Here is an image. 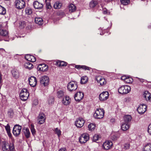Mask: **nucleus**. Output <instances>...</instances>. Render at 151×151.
<instances>
[{"label": "nucleus", "mask_w": 151, "mask_h": 151, "mask_svg": "<svg viewBox=\"0 0 151 151\" xmlns=\"http://www.w3.org/2000/svg\"><path fill=\"white\" fill-rule=\"evenodd\" d=\"M40 81L41 84L45 86H47L49 83V78L47 76H44L41 77Z\"/></svg>", "instance_id": "obj_8"}, {"label": "nucleus", "mask_w": 151, "mask_h": 151, "mask_svg": "<svg viewBox=\"0 0 151 151\" xmlns=\"http://www.w3.org/2000/svg\"><path fill=\"white\" fill-rule=\"evenodd\" d=\"M62 6V4L59 1H56L53 5L54 8L55 9H59Z\"/></svg>", "instance_id": "obj_29"}, {"label": "nucleus", "mask_w": 151, "mask_h": 151, "mask_svg": "<svg viewBox=\"0 0 151 151\" xmlns=\"http://www.w3.org/2000/svg\"><path fill=\"white\" fill-rule=\"evenodd\" d=\"M85 70H89L90 68L85 65H81V68Z\"/></svg>", "instance_id": "obj_48"}, {"label": "nucleus", "mask_w": 151, "mask_h": 151, "mask_svg": "<svg viewBox=\"0 0 151 151\" xmlns=\"http://www.w3.org/2000/svg\"><path fill=\"white\" fill-rule=\"evenodd\" d=\"M104 114V112L102 109H98L95 111L93 116L96 118L101 119L103 117Z\"/></svg>", "instance_id": "obj_4"}, {"label": "nucleus", "mask_w": 151, "mask_h": 151, "mask_svg": "<svg viewBox=\"0 0 151 151\" xmlns=\"http://www.w3.org/2000/svg\"><path fill=\"white\" fill-rule=\"evenodd\" d=\"M55 65L59 67L66 66L67 63L63 61L58 60L56 62Z\"/></svg>", "instance_id": "obj_25"}, {"label": "nucleus", "mask_w": 151, "mask_h": 151, "mask_svg": "<svg viewBox=\"0 0 151 151\" xmlns=\"http://www.w3.org/2000/svg\"><path fill=\"white\" fill-rule=\"evenodd\" d=\"M8 34V32L6 30L3 29V27L0 24V35L3 36H6Z\"/></svg>", "instance_id": "obj_20"}, {"label": "nucleus", "mask_w": 151, "mask_h": 151, "mask_svg": "<svg viewBox=\"0 0 151 151\" xmlns=\"http://www.w3.org/2000/svg\"><path fill=\"white\" fill-rule=\"evenodd\" d=\"M150 94L148 93V94H146V95L145 96V97L147 99V97L148 98V99L149 100H150L151 97V96H150Z\"/></svg>", "instance_id": "obj_51"}, {"label": "nucleus", "mask_w": 151, "mask_h": 151, "mask_svg": "<svg viewBox=\"0 0 151 151\" xmlns=\"http://www.w3.org/2000/svg\"><path fill=\"white\" fill-rule=\"evenodd\" d=\"M55 134H57L58 137H59L61 135V132L60 129H59L58 128H56L55 129Z\"/></svg>", "instance_id": "obj_45"}, {"label": "nucleus", "mask_w": 151, "mask_h": 151, "mask_svg": "<svg viewBox=\"0 0 151 151\" xmlns=\"http://www.w3.org/2000/svg\"><path fill=\"white\" fill-rule=\"evenodd\" d=\"M99 136L98 135H95L94 136H93V141L96 142L99 139Z\"/></svg>", "instance_id": "obj_47"}, {"label": "nucleus", "mask_w": 151, "mask_h": 151, "mask_svg": "<svg viewBox=\"0 0 151 151\" xmlns=\"http://www.w3.org/2000/svg\"><path fill=\"white\" fill-rule=\"evenodd\" d=\"M45 2L46 8L47 9H50L52 8V6L50 4V0H47Z\"/></svg>", "instance_id": "obj_38"}, {"label": "nucleus", "mask_w": 151, "mask_h": 151, "mask_svg": "<svg viewBox=\"0 0 151 151\" xmlns=\"http://www.w3.org/2000/svg\"><path fill=\"white\" fill-rule=\"evenodd\" d=\"M22 131L25 137L28 138L30 137V133L28 128L23 129Z\"/></svg>", "instance_id": "obj_22"}, {"label": "nucleus", "mask_w": 151, "mask_h": 151, "mask_svg": "<svg viewBox=\"0 0 151 151\" xmlns=\"http://www.w3.org/2000/svg\"><path fill=\"white\" fill-rule=\"evenodd\" d=\"M5 127L6 131H10V127L8 124L5 126Z\"/></svg>", "instance_id": "obj_50"}, {"label": "nucleus", "mask_w": 151, "mask_h": 151, "mask_svg": "<svg viewBox=\"0 0 151 151\" xmlns=\"http://www.w3.org/2000/svg\"><path fill=\"white\" fill-rule=\"evenodd\" d=\"M25 58L28 61L33 62L35 61L36 60L34 56L30 55H27Z\"/></svg>", "instance_id": "obj_24"}, {"label": "nucleus", "mask_w": 151, "mask_h": 151, "mask_svg": "<svg viewBox=\"0 0 151 151\" xmlns=\"http://www.w3.org/2000/svg\"><path fill=\"white\" fill-rule=\"evenodd\" d=\"M43 65L44 66V67L45 68V69L44 70H47L48 69L47 65H45V64H43Z\"/></svg>", "instance_id": "obj_59"}, {"label": "nucleus", "mask_w": 151, "mask_h": 151, "mask_svg": "<svg viewBox=\"0 0 151 151\" xmlns=\"http://www.w3.org/2000/svg\"><path fill=\"white\" fill-rule=\"evenodd\" d=\"M96 79L97 82L101 86L105 84L106 83L105 78L100 76H96Z\"/></svg>", "instance_id": "obj_11"}, {"label": "nucleus", "mask_w": 151, "mask_h": 151, "mask_svg": "<svg viewBox=\"0 0 151 151\" xmlns=\"http://www.w3.org/2000/svg\"><path fill=\"white\" fill-rule=\"evenodd\" d=\"M85 123L84 120L81 118H79L76 121L75 125L78 127L80 128L83 127Z\"/></svg>", "instance_id": "obj_16"}, {"label": "nucleus", "mask_w": 151, "mask_h": 151, "mask_svg": "<svg viewBox=\"0 0 151 151\" xmlns=\"http://www.w3.org/2000/svg\"><path fill=\"white\" fill-rule=\"evenodd\" d=\"M70 101V100L69 96H66L63 98L62 100V103L65 105H68Z\"/></svg>", "instance_id": "obj_21"}, {"label": "nucleus", "mask_w": 151, "mask_h": 151, "mask_svg": "<svg viewBox=\"0 0 151 151\" xmlns=\"http://www.w3.org/2000/svg\"><path fill=\"white\" fill-rule=\"evenodd\" d=\"M88 81V78L86 76H83L81 77V83L82 84L86 83Z\"/></svg>", "instance_id": "obj_35"}, {"label": "nucleus", "mask_w": 151, "mask_h": 151, "mask_svg": "<svg viewBox=\"0 0 151 151\" xmlns=\"http://www.w3.org/2000/svg\"><path fill=\"white\" fill-rule=\"evenodd\" d=\"M22 127L21 126L16 124L14 126L13 130V134L16 137L19 135L21 133Z\"/></svg>", "instance_id": "obj_7"}, {"label": "nucleus", "mask_w": 151, "mask_h": 151, "mask_svg": "<svg viewBox=\"0 0 151 151\" xmlns=\"http://www.w3.org/2000/svg\"><path fill=\"white\" fill-rule=\"evenodd\" d=\"M110 122L112 123L114 122V119H112L110 120Z\"/></svg>", "instance_id": "obj_60"}, {"label": "nucleus", "mask_w": 151, "mask_h": 151, "mask_svg": "<svg viewBox=\"0 0 151 151\" xmlns=\"http://www.w3.org/2000/svg\"><path fill=\"white\" fill-rule=\"evenodd\" d=\"M150 26H149V28H150Z\"/></svg>", "instance_id": "obj_62"}, {"label": "nucleus", "mask_w": 151, "mask_h": 151, "mask_svg": "<svg viewBox=\"0 0 151 151\" xmlns=\"http://www.w3.org/2000/svg\"><path fill=\"white\" fill-rule=\"evenodd\" d=\"M6 13V9L4 7L0 5V14L1 15H4Z\"/></svg>", "instance_id": "obj_37"}, {"label": "nucleus", "mask_w": 151, "mask_h": 151, "mask_svg": "<svg viewBox=\"0 0 151 151\" xmlns=\"http://www.w3.org/2000/svg\"><path fill=\"white\" fill-rule=\"evenodd\" d=\"M24 66L26 68L29 70L32 69L33 67V64L29 62H27L25 63Z\"/></svg>", "instance_id": "obj_26"}, {"label": "nucleus", "mask_w": 151, "mask_h": 151, "mask_svg": "<svg viewBox=\"0 0 151 151\" xmlns=\"http://www.w3.org/2000/svg\"><path fill=\"white\" fill-rule=\"evenodd\" d=\"M47 0H45V1H47Z\"/></svg>", "instance_id": "obj_64"}, {"label": "nucleus", "mask_w": 151, "mask_h": 151, "mask_svg": "<svg viewBox=\"0 0 151 151\" xmlns=\"http://www.w3.org/2000/svg\"><path fill=\"white\" fill-rule=\"evenodd\" d=\"M38 104V101L37 100H35L33 101V104L36 105Z\"/></svg>", "instance_id": "obj_53"}, {"label": "nucleus", "mask_w": 151, "mask_h": 151, "mask_svg": "<svg viewBox=\"0 0 151 151\" xmlns=\"http://www.w3.org/2000/svg\"><path fill=\"white\" fill-rule=\"evenodd\" d=\"M77 88V83L75 81H71L68 84L67 88L70 92H72L76 90Z\"/></svg>", "instance_id": "obj_2"}, {"label": "nucleus", "mask_w": 151, "mask_h": 151, "mask_svg": "<svg viewBox=\"0 0 151 151\" xmlns=\"http://www.w3.org/2000/svg\"><path fill=\"white\" fill-rule=\"evenodd\" d=\"M143 149L144 151H151V143L145 144L143 146Z\"/></svg>", "instance_id": "obj_23"}, {"label": "nucleus", "mask_w": 151, "mask_h": 151, "mask_svg": "<svg viewBox=\"0 0 151 151\" xmlns=\"http://www.w3.org/2000/svg\"><path fill=\"white\" fill-rule=\"evenodd\" d=\"M131 90L130 87L128 86H123L118 89L119 93L121 94H127L129 93Z\"/></svg>", "instance_id": "obj_3"}, {"label": "nucleus", "mask_w": 151, "mask_h": 151, "mask_svg": "<svg viewBox=\"0 0 151 151\" xmlns=\"http://www.w3.org/2000/svg\"><path fill=\"white\" fill-rule=\"evenodd\" d=\"M129 127V124L128 123L123 124L122 126V128L123 130L126 131L127 130Z\"/></svg>", "instance_id": "obj_32"}, {"label": "nucleus", "mask_w": 151, "mask_h": 151, "mask_svg": "<svg viewBox=\"0 0 151 151\" xmlns=\"http://www.w3.org/2000/svg\"><path fill=\"white\" fill-rule=\"evenodd\" d=\"M35 22L39 25H41L43 24V20L41 18L37 17L35 18Z\"/></svg>", "instance_id": "obj_27"}, {"label": "nucleus", "mask_w": 151, "mask_h": 151, "mask_svg": "<svg viewBox=\"0 0 151 151\" xmlns=\"http://www.w3.org/2000/svg\"><path fill=\"white\" fill-rule=\"evenodd\" d=\"M114 136L115 137V138H114V139H116L117 138H118L119 137V134H116L115 135H114Z\"/></svg>", "instance_id": "obj_58"}, {"label": "nucleus", "mask_w": 151, "mask_h": 151, "mask_svg": "<svg viewBox=\"0 0 151 151\" xmlns=\"http://www.w3.org/2000/svg\"><path fill=\"white\" fill-rule=\"evenodd\" d=\"M97 2L96 1L92 0L89 3V6L91 8L94 7L97 4Z\"/></svg>", "instance_id": "obj_36"}, {"label": "nucleus", "mask_w": 151, "mask_h": 151, "mask_svg": "<svg viewBox=\"0 0 151 151\" xmlns=\"http://www.w3.org/2000/svg\"><path fill=\"white\" fill-rule=\"evenodd\" d=\"M14 112L13 110L11 109H9L8 112V115L11 118H12L14 115Z\"/></svg>", "instance_id": "obj_40"}, {"label": "nucleus", "mask_w": 151, "mask_h": 151, "mask_svg": "<svg viewBox=\"0 0 151 151\" xmlns=\"http://www.w3.org/2000/svg\"><path fill=\"white\" fill-rule=\"evenodd\" d=\"M113 145L112 142L110 141H106L104 142L103 145V147L106 150L110 149Z\"/></svg>", "instance_id": "obj_13"}, {"label": "nucleus", "mask_w": 151, "mask_h": 151, "mask_svg": "<svg viewBox=\"0 0 151 151\" xmlns=\"http://www.w3.org/2000/svg\"><path fill=\"white\" fill-rule=\"evenodd\" d=\"M130 145L129 143H127L124 144L123 145V149L124 150H126L129 148Z\"/></svg>", "instance_id": "obj_42"}, {"label": "nucleus", "mask_w": 151, "mask_h": 151, "mask_svg": "<svg viewBox=\"0 0 151 151\" xmlns=\"http://www.w3.org/2000/svg\"><path fill=\"white\" fill-rule=\"evenodd\" d=\"M96 125L93 123H90L88 126V130L92 131H93L95 129Z\"/></svg>", "instance_id": "obj_31"}, {"label": "nucleus", "mask_w": 151, "mask_h": 151, "mask_svg": "<svg viewBox=\"0 0 151 151\" xmlns=\"http://www.w3.org/2000/svg\"><path fill=\"white\" fill-rule=\"evenodd\" d=\"M59 151H67L66 150L65 148H60Z\"/></svg>", "instance_id": "obj_56"}, {"label": "nucleus", "mask_w": 151, "mask_h": 151, "mask_svg": "<svg viewBox=\"0 0 151 151\" xmlns=\"http://www.w3.org/2000/svg\"><path fill=\"white\" fill-rule=\"evenodd\" d=\"M11 73L13 77L15 78H17L19 76V73L17 70L13 69L11 71Z\"/></svg>", "instance_id": "obj_19"}, {"label": "nucleus", "mask_w": 151, "mask_h": 151, "mask_svg": "<svg viewBox=\"0 0 151 151\" xmlns=\"http://www.w3.org/2000/svg\"><path fill=\"white\" fill-rule=\"evenodd\" d=\"M11 143H13L14 144V143L12 141L11 142H9V143L6 142H3V145L2 146V150L3 151H9V149H8L7 147H9V145Z\"/></svg>", "instance_id": "obj_18"}, {"label": "nucleus", "mask_w": 151, "mask_h": 151, "mask_svg": "<svg viewBox=\"0 0 151 151\" xmlns=\"http://www.w3.org/2000/svg\"><path fill=\"white\" fill-rule=\"evenodd\" d=\"M29 83L32 87H34L37 85V80L36 78L32 76L29 78Z\"/></svg>", "instance_id": "obj_12"}, {"label": "nucleus", "mask_w": 151, "mask_h": 151, "mask_svg": "<svg viewBox=\"0 0 151 151\" xmlns=\"http://www.w3.org/2000/svg\"><path fill=\"white\" fill-rule=\"evenodd\" d=\"M65 93L62 90H59L57 93V97L59 98H62L64 95Z\"/></svg>", "instance_id": "obj_28"}, {"label": "nucleus", "mask_w": 151, "mask_h": 151, "mask_svg": "<svg viewBox=\"0 0 151 151\" xmlns=\"http://www.w3.org/2000/svg\"><path fill=\"white\" fill-rule=\"evenodd\" d=\"M9 149L10 151H15L14 144H10L9 145Z\"/></svg>", "instance_id": "obj_41"}, {"label": "nucleus", "mask_w": 151, "mask_h": 151, "mask_svg": "<svg viewBox=\"0 0 151 151\" xmlns=\"http://www.w3.org/2000/svg\"><path fill=\"white\" fill-rule=\"evenodd\" d=\"M75 68L77 69H79L81 68V65H76Z\"/></svg>", "instance_id": "obj_57"}, {"label": "nucleus", "mask_w": 151, "mask_h": 151, "mask_svg": "<svg viewBox=\"0 0 151 151\" xmlns=\"http://www.w3.org/2000/svg\"><path fill=\"white\" fill-rule=\"evenodd\" d=\"M133 81V80L132 78L128 76L125 82L127 83H132Z\"/></svg>", "instance_id": "obj_43"}, {"label": "nucleus", "mask_w": 151, "mask_h": 151, "mask_svg": "<svg viewBox=\"0 0 151 151\" xmlns=\"http://www.w3.org/2000/svg\"><path fill=\"white\" fill-rule=\"evenodd\" d=\"M76 10V7L73 4H71L69 6V10L71 12H73Z\"/></svg>", "instance_id": "obj_30"}, {"label": "nucleus", "mask_w": 151, "mask_h": 151, "mask_svg": "<svg viewBox=\"0 0 151 151\" xmlns=\"http://www.w3.org/2000/svg\"><path fill=\"white\" fill-rule=\"evenodd\" d=\"M127 78V77L126 76H122L121 77V79L122 80L124 81V82H125L126 80V79Z\"/></svg>", "instance_id": "obj_52"}, {"label": "nucleus", "mask_w": 151, "mask_h": 151, "mask_svg": "<svg viewBox=\"0 0 151 151\" xmlns=\"http://www.w3.org/2000/svg\"><path fill=\"white\" fill-rule=\"evenodd\" d=\"M8 136L9 137H11L12 136L10 132V131H6Z\"/></svg>", "instance_id": "obj_55"}, {"label": "nucleus", "mask_w": 151, "mask_h": 151, "mask_svg": "<svg viewBox=\"0 0 151 151\" xmlns=\"http://www.w3.org/2000/svg\"><path fill=\"white\" fill-rule=\"evenodd\" d=\"M112 0H109V1H111Z\"/></svg>", "instance_id": "obj_63"}, {"label": "nucleus", "mask_w": 151, "mask_h": 151, "mask_svg": "<svg viewBox=\"0 0 151 151\" xmlns=\"http://www.w3.org/2000/svg\"><path fill=\"white\" fill-rule=\"evenodd\" d=\"M15 6L18 9H21L25 6V3L23 0H16L15 1Z\"/></svg>", "instance_id": "obj_6"}, {"label": "nucleus", "mask_w": 151, "mask_h": 151, "mask_svg": "<svg viewBox=\"0 0 151 151\" xmlns=\"http://www.w3.org/2000/svg\"><path fill=\"white\" fill-rule=\"evenodd\" d=\"M45 116L42 113L40 114H39L37 117V122L40 124H43L45 122Z\"/></svg>", "instance_id": "obj_9"}, {"label": "nucleus", "mask_w": 151, "mask_h": 151, "mask_svg": "<svg viewBox=\"0 0 151 151\" xmlns=\"http://www.w3.org/2000/svg\"><path fill=\"white\" fill-rule=\"evenodd\" d=\"M84 97L83 93L79 91L76 93L74 96V99L76 101H79L82 100Z\"/></svg>", "instance_id": "obj_10"}, {"label": "nucleus", "mask_w": 151, "mask_h": 151, "mask_svg": "<svg viewBox=\"0 0 151 151\" xmlns=\"http://www.w3.org/2000/svg\"><path fill=\"white\" fill-rule=\"evenodd\" d=\"M103 14H108L107 10L106 9H104L103 11Z\"/></svg>", "instance_id": "obj_54"}, {"label": "nucleus", "mask_w": 151, "mask_h": 151, "mask_svg": "<svg viewBox=\"0 0 151 151\" xmlns=\"http://www.w3.org/2000/svg\"><path fill=\"white\" fill-rule=\"evenodd\" d=\"M25 13L27 15H29L32 13V10L28 8H26L25 10Z\"/></svg>", "instance_id": "obj_46"}, {"label": "nucleus", "mask_w": 151, "mask_h": 151, "mask_svg": "<svg viewBox=\"0 0 151 151\" xmlns=\"http://www.w3.org/2000/svg\"><path fill=\"white\" fill-rule=\"evenodd\" d=\"M0 50H2V51H5V50L3 48H0Z\"/></svg>", "instance_id": "obj_61"}, {"label": "nucleus", "mask_w": 151, "mask_h": 151, "mask_svg": "<svg viewBox=\"0 0 151 151\" xmlns=\"http://www.w3.org/2000/svg\"><path fill=\"white\" fill-rule=\"evenodd\" d=\"M29 96V93L27 89L24 88L22 90L20 93V97L22 100L23 101L27 100Z\"/></svg>", "instance_id": "obj_1"}, {"label": "nucleus", "mask_w": 151, "mask_h": 151, "mask_svg": "<svg viewBox=\"0 0 151 151\" xmlns=\"http://www.w3.org/2000/svg\"><path fill=\"white\" fill-rule=\"evenodd\" d=\"M54 97L52 96L50 97L48 100V104L50 105L54 103Z\"/></svg>", "instance_id": "obj_39"}, {"label": "nucleus", "mask_w": 151, "mask_h": 151, "mask_svg": "<svg viewBox=\"0 0 151 151\" xmlns=\"http://www.w3.org/2000/svg\"><path fill=\"white\" fill-rule=\"evenodd\" d=\"M33 6L35 9H41L43 8V5L42 4L37 1H34L33 4Z\"/></svg>", "instance_id": "obj_17"}, {"label": "nucleus", "mask_w": 151, "mask_h": 151, "mask_svg": "<svg viewBox=\"0 0 151 151\" xmlns=\"http://www.w3.org/2000/svg\"><path fill=\"white\" fill-rule=\"evenodd\" d=\"M109 93L107 91L104 92L100 94L99 96L100 100L101 101L106 100L108 98Z\"/></svg>", "instance_id": "obj_15"}, {"label": "nucleus", "mask_w": 151, "mask_h": 151, "mask_svg": "<svg viewBox=\"0 0 151 151\" xmlns=\"http://www.w3.org/2000/svg\"><path fill=\"white\" fill-rule=\"evenodd\" d=\"M146 108L147 106L145 105L141 104L137 108V110L139 114H142L146 111Z\"/></svg>", "instance_id": "obj_14"}, {"label": "nucleus", "mask_w": 151, "mask_h": 151, "mask_svg": "<svg viewBox=\"0 0 151 151\" xmlns=\"http://www.w3.org/2000/svg\"><path fill=\"white\" fill-rule=\"evenodd\" d=\"M124 119L125 122H127L131 121L132 117L130 115H127L124 116Z\"/></svg>", "instance_id": "obj_34"}, {"label": "nucleus", "mask_w": 151, "mask_h": 151, "mask_svg": "<svg viewBox=\"0 0 151 151\" xmlns=\"http://www.w3.org/2000/svg\"><path fill=\"white\" fill-rule=\"evenodd\" d=\"M121 3L124 5H127L129 3V0H121Z\"/></svg>", "instance_id": "obj_44"}, {"label": "nucleus", "mask_w": 151, "mask_h": 151, "mask_svg": "<svg viewBox=\"0 0 151 151\" xmlns=\"http://www.w3.org/2000/svg\"><path fill=\"white\" fill-rule=\"evenodd\" d=\"M89 139V135L87 133H84L81 135L79 137V141L81 144H84Z\"/></svg>", "instance_id": "obj_5"}, {"label": "nucleus", "mask_w": 151, "mask_h": 151, "mask_svg": "<svg viewBox=\"0 0 151 151\" xmlns=\"http://www.w3.org/2000/svg\"><path fill=\"white\" fill-rule=\"evenodd\" d=\"M147 131L149 134L151 135V123L148 126Z\"/></svg>", "instance_id": "obj_49"}, {"label": "nucleus", "mask_w": 151, "mask_h": 151, "mask_svg": "<svg viewBox=\"0 0 151 151\" xmlns=\"http://www.w3.org/2000/svg\"><path fill=\"white\" fill-rule=\"evenodd\" d=\"M31 133L34 136L36 133V131L34 128V126L33 124H31L29 127Z\"/></svg>", "instance_id": "obj_33"}]
</instances>
